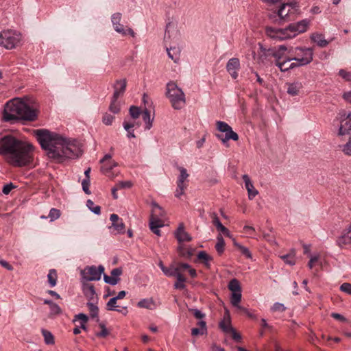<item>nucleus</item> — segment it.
I'll list each match as a JSON object with an SVG mask.
<instances>
[{"instance_id":"nucleus-15","label":"nucleus","mask_w":351,"mask_h":351,"mask_svg":"<svg viewBox=\"0 0 351 351\" xmlns=\"http://www.w3.org/2000/svg\"><path fill=\"white\" fill-rule=\"evenodd\" d=\"M309 21L307 19L302 20L295 23L290 24V29L292 31L293 35L295 37L298 34L305 32L307 30Z\"/></svg>"},{"instance_id":"nucleus-7","label":"nucleus","mask_w":351,"mask_h":351,"mask_svg":"<svg viewBox=\"0 0 351 351\" xmlns=\"http://www.w3.org/2000/svg\"><path fill=\"white\" fill-rule=\"evenodd\" d=\"M21 39V34L13 31H3L0 33V45L7 49L18 46Z\"/></svg>"},{"instance_id":"nucleus-57","label":"nucleus","mask_w":351,"mask_h":351,"mask_svg":"<svg viewBox=\"0 0 351 351\" xmlns=\"http://www.w3.org/2000/svg\"><path fill=\"white\" fill-rule=\"evenodd\" d=\"M61 308L56 303H54L51 307H50V314L51 315H56L61 313Z\"/></svg>"},{"instance_id":"nucleus-64","label":"nucleus","mask_w":351,"mask_h":351,"mask_svg":"<svg viewBox=\"0 0 351 351\" xmlns=\"http://www.w3.org/2000/svg\"><path fill=\"white\" fill-rule=\"evenodd\" d=\"M16 186L12 184V183H9V184H5L3 187V189H2V192L5 194V195H8L10 193V191H12V189H14Z\"/></svg>"},{"instance_id":"nucleus-17","label":"nucleus","mask_w":351,"mask_h":351,"mask_svg":"<svg viewBox=\"0 0 351 351\" xmlns=\"http://www.w3.org/2000/svg\"><path fill=\"white\" fill-rule=\"evenodd\" d=\"M261 49L263 52L265 56H271L275 58L276 59V63L280 62L282 60H285L287 58L289 55H285V53L281 52L279 50H274L269 49L268 50H266L263 48V47L261 46Z\"/></svg>"},{"instance_id":"nucleus-20","label":"nucleus","mask_w":351,"mask_h":351,"mask_svg":"<svg viewBox=\"0 0 351 351\" xmlns=\"http://www.w3.org/2000/svg\"><path fill=\"white\" fill-rule=\"evenodd\" d=\"M176 237L178 242L191 241L192 237L184 230V226L182 223H180L176 232Z\"/></svg>"},{"instance_id":"nucleus-60","label":"nucleus","mask_w":351,"mask_h":351,"mask_svg":"<svg viewBox=\"0 0 351 351\" xmlns=\"http://www.w3.org/2000/svg\"><path fill=\"white\" fill-rule=\"evenodd\" d=\"M189 311L192 312L194 317L197 319H202L205 317V314L197 308H189Z\"/></svg>"},{"instance_id":"nucleus-27","label":"nucleus","mask_w":351,"mask_h":351,"mask_svg":"<svg viewBox=\"0 0 351 351\" xmlns=\"http://www.w3.org/2000/svg\"><path fill=\"white\" fill-rule=\"evenodd\" d=\"M287 5V4H282L280 6V9L278 10V12L277 13H276V12L274 13V16L275 17H278L279 25H282L284 23V21H285L286 17L289 14V10L286 11Z\"/></svg>"},{"instance_id":"nucleus-35","label":"nucleus","mask_w":351,"mask_h":351,"mask_svg":"<svg viewBox=\"0 0 351 351\" xmlns=\"http://www.w3.org/2000/svg\"><path fill=\"white\" fill-rule=\"evenodd\" d=\"M47 278L50 287H55L56 285L58 278L56 270L54 269H50L47 275Z\"/></svg>"},{"instance_id":"nucleus-30","label":"nucleus","mask_w":351,"mask_h":351,"mask_svg":"<svg viewBox=\"0 0 351 351\" xmlns=\"http://www.w3.org/2000/svg\"><path fill=\"white\" fill-rule=\"evenodd\" d=\"M197 258L202 261L206 267H210V261L213 260V258L205 251L199 252L197 254Z\"/></svg>"},{"instance_id":"nucleus-33","label":"nucleus","mask_w":351,"mask_h":351,"mask_svg":"<svg viewBox=\"0 0 351 351\" xmlns=\"http://www.w3.org/2000/svg\"><path fill=\"white\" fill-rule=\"evenodd\" d=\"M162 272L165 276L169 277H176L178 274H181L178 271V268H176V265L173 264L171 265L169 267H166Z\"/></svg>"},{"instance_id":"nucleus-41","label":"nucleus","mask_w":351,"mask_h":351,"mask_svg":"<svg viewBox=\"0 0 351 351\" xmlns=\"http://www.w3.org/2000/svg\"><path fill=\"white\" fill-rule=\"evenodd\" d=\"M87 306L88 308V310L90 311V315L92 317H96L97 322H99V319L98 318V311L99 308L96 304H95L92 302H88L87 303Z\"/></svg>"},{"instance_id":"nucleus-50","label":"nucleus","mask_w":351,"mask_h":351,"mask_svg":"<svg viewBox=\"0 0 351 351\" xmlns=\"http://www.w3.org/2000/svg\"><path fill=\"white\" fill-rule=\"evenodd\" d=\"M130 116L134 119H136L137 118L139 117L140 114L142 113L140 108L135 106H132L130 108Z\"/></svg>"},{"instance_id":"nucleus-44","label":"nucleus","mask_w":351,"mask_h":351,"mask_svg":"<svg viewBox=\"0 0 351 351\" xmlns=\"http://www.w3.org/2000/svg\"><path fill=\"white\" fill-rule=\"evenodd\" d=\"M112 97L111 102L109 106V110L114 114H117L120 111V103Z\"/></svg>"},{"instance_id":"nucleus-31","label":"nucleus","mask_w":351,"mask_h":351,"mask_svg":"<svg viewBox=\"0 0 351 351\" xmlns=\"http://www.w3.org/2000/svg\"><path fill=\"white\" fill-rule=\"evenodd\" d=\"M117 166V162L114 161H108L103 163L101 166V171L103 173L106 174L108 176H110V171L113 169L114 167Z\"/></svg>"},{"instance_id":"nucleus-23","label":"nucleus","mask_w":351,"mask_h":351,"mask_svg":"<svg viewBox=\"0 0 351 351\" xmlns=\"http://www.w3.org/2000/svg\"><path fill=\"white\" fill-rule=\"evenodd\" d=\"M350 132H351V113L348 114L342 121L339 130V135H344Z\"/></svg>"},{"instance_id":"nucleus-40","label":"nucleus","mask_w":351,"mask_h":351,"mask_svg":"<svg viewBox=\"0 0 351 351\" xmlns=\"http://www.w3.org/2000/svg\"><path fill=\"white\" fill-rule=\"evenodd\" d=\"M234 245L237 247L241 251V254L243 256H245L247 258H252V253L250 252V250L247 247L238 243L235 241H234Z\"/></svg>"},{"instance_id":"nucleus-56","label":"nucleus","mask_w":351,"mask_h":351,"mask_svg":"<svg viewBox=\"0 0 351 351\" xmlns=\"http://www.w3.org/2000/svg\"><path fill=\"white\" fill-rule=\"evenodd\" d=\"M286 310V307L283 304L276 302L271 307L272 311L284 312Z\"/></svg>"},{"instance_id":"nucleus-18","label":"nucleus","mask_w":351,"mask_h":351,"mask_svg":"<svg viewBox=\"0 0 351 351\" xmlns=\"http://www.w3.org/2000/svg\"><path fill=\"white\" fill-rule=\"evenodd\" d=\"M287 92L291 96L298 95L303 88L302 83L295 81L292 83H287Z\"/></svg>"},{"instance_id":"nucleus-42","label":"nucleus","mask_w":351,"mask_h":351,"mask_svg":"<svg viewBox=\"0 0 351 351\" xmlns=\"http://www.w3.org/2000/svg\"><path fill=\"white\" fill-rule=\"evenodd\" d=\"M41 332L46 344L52 345L54 343V337L51 332L45 329H42Z\"/></svg>"},{"instance_id":"nucleus-59","label":"nucleus","mask_w":351,"mask_h":351,"mask_svg":"<svg viewBox=\"0 0 351 351\" xmlns=\"http://www.w3.org/2000/svg\"><path fill=\"white\" fill-rule=\"evenodd\" d=\"M165 215V212L163 208L160 206V209H158V211L152 213L150 218H158L164 217Z\"/></svg>"},{"instance_id":"nucleus-12","label":"nucleus","mask_w":351,"mask_h":351,"mask_svg":"<svg viewBox=\"0 0 351 351\" xmlns=\"http://www.w3.org/2000/svg\"><path fill=\"white\" fill-rule=\"evenodd\" d=\"M110 220L112 221L111 226H109L108 228H113L114 231H116L117 234H124L125 231V224L118 215L112 214L110 217Z\"/></svg>"},{"instance_id":"nucleus-32","label":"nucleus","mask_w":351,"mask_h":351,"mask_svg":"<svg viewBox=\"0 0 351 351\" xmlns=\"http://www.w3.org/2000/svg\"><path fill=\"white\" fill-rule=\"evenodd\" d=\"M137 306L139 308L153 309V306H154V302L152 298L143 299L138 302Z\"/></svg>"},{"instance_id":"nucleus-47","label":"nucleus","mask_w":351,"mask_h":351,"mask_svg":"<svg viewBox=\"0 0 351 351\" xmlns=\"http://www.w3.org/2000/svg\"><path fill=\"white\" fill-rule=\"evenodd\" d=\"M86 206L95 214L99 215L101 213V207L99 206L95 205L92 200H87Z\"/></svg>"},{"instance_id":"nucleus-26","label":"nucleus","mask_w":351,"mask_h":351,"mask_svg":"<svg viewBox=\"0 0 351 351\" xmlns=\"http://www.w3.org/2000/svg\"><path fill=\"white\" fill-rule=\"evenodd\" d=\"M211 218L213 219V225L216 226L218 231L221 232L224 235L227 237H230V231L228 230V228L223 226L216 213H212Z\"/></svg>"},{"instance_id":"nucleus-1","label":"nucleus","mask_w":351,"mask_h":351,"mask_svg":"<svg viewBox=\"0 0 351 351\" xmlns=\"http://www.w3.org/2000/svg\"><path fill=\"white\" fill-rule=\"evenodd\" d=\"M34 134L47 156L53 161L61 163L66 158L78 157L75 144L60 135L46 129L36 130Z\"/></svg>"},{"instance_id":"nucleus-51","label":"nucleus","mask_w":351,"mask_h":351,"mask_svg":"<svg viewBox=\"0 0 351 351\" xmlns=\"http://www.w3.org/2000/svg\"><path fill=\"white\" fill-rule=\"evenodd\" d=\"M341 150L346 155L351 156V136L348 141L343 145Z\"/></svg>"},{"instance_id":"nucleus-14","label":"nucleus","mask_w":351,"mask_h":351,"mask_svg":"<svg viewBox=\"0 0 351 351\" xmlns=\"http://www.w3.org/2000/svg\"><path fill=\"white\" fill-rule=\"evenodd\" d=\"M127 86V81L125 79L117 80H116L114 84L113 85L114 93L112 97H114V99H118V98L122 96Z\"/></svg>"},{"instance_id":"nucleus-36","label":"nucleus","mask_w":351,"mask_h":351,"mask_svg":"<svg viewBox=\"0 0 351 351\" xmlns=\"http://www.w3.org/2000/svg\"><path fill=\"white\" fill-rule=\"evenodd\" d=\"M167 51L168 56L175 62H177L179 60L180 49L177 47H171L170 49L167 48Z\"/></svg>"},{"instance_id":"nucleus-6","label":"nucleus","mask_w":351,"mask_h":351,"mask_svg":"<svg viewBox=\"0 0 351 351\" xmlns=\"http://www.w3.org/2000/svg\"><path fill=\"white\" fill-rule=\"evenodd\" d=\"M217 128L221 132L225 133V135L221 134H216L215 136L221 141L226 146L228 147V141L232 139L233 141L239 140V135L232 130V128L226 122L218 121L216 122Z\"/></svg>"},{"instance_id":"nucleus-34","label":"nucleus","mask_w":351,"mask_h":351,"mask_svg":"<svg viewBox=\"0 0 351 351\" xmlns=\"http://www.w3.org/2000/svg\"><path fill=\"white\" fill-rule=\"evenodd\" d=\"M142 117H143V121L145 122V124H146L145 129L149 130L152 127V122H153V119H151L149 111L147 109L144 110L142 112Z\"/></svg>"},{"instance_id":"nucleus-55","label":"nucleus","mask_w":351,"mask_h":351,"mask_svg":"<svg viewBox=\"0 0 351 351\" xmlns=\"http://www.w3.org/2000/svg\"><path fill=\"white\" fill-rule=\"evenodd\" d=\"M115 186L120 190L121 189H129L132 186V184L130 181H121L117 183Z\"/></svg>"},{"instance_id":"nucleus-25","label":"nucleus","mask_w":351,"mask_h":351,"mask_svg":"<svg viewBox=\"0 0 351 351\" xmlns=\"http://www.w3.org/2000/svg\"><path fill=\"white\" fill-rule=\"evenodd\" d=\"M337 243L341 247L343 245L351 244V226L342 232L337 239Z\"/></svg>"},{"instance_id":"nucleus-13","label":"nucleus","mask_w":351,"mask_h":351,"mask_svg":"<svg viewBox=\"0 0 351 351\" xmlns=\"http://www.w3.org/2000/svg\"><path fill=\"white\" fill-rule=\"evenodd\" d=\"M240 69V62L237 58H230L227 64L226 69L233 79L238 77L237 71Z\"/></svg>"},{"instance_id":"nucleus-10","label":"nucleus","mask_w":351,"mask_h":351,"mask_svg":"<svg viewBox=\"0 0 351 351\" xmlns=\"http://www.w3.org/2000/svg\"><path fill=\"white\" fill-rule=\"evenodd\" d=\"M121 20V14L119 12L114 13L112 15L111 21L113 25L114 30L121 34L123 36H125L128 34L134 37L135 33L131 28L125 29L123 25L120 23Z\"/></svg>"},{"instance_id":"nucleus-43","label":"nucleus","mask_w":351,"mask_h":351,"mask_svg":"<svg viewBox=\"0 0 351 351\" xmlns=\"http://www.w3.org/2000/svg\"><path fill=\"white\" fill-rule=\"evenodd\" d=\"M295 252L293 250L292 253H289L285 255H282L280 258L285 261V263L289 265H294L295 264V260L294 258Z\"/></svg>"},{"instance_id":"nucleus-21","label":"nucleus","mask_w":351,"mask_h":351,"mask_svg":"<svg viewBox=\"0 0 351 351\" xmlns=\"http://www.w3.org/2000/svg\"><path fill=\"white\" fill-rule=\"evenodd\" d=\"M291 60H293V59H291V56L289 55L286 59L282 60L280 62L276 63V65L281 71L285 72L291 69L298 66L295 62L291 63Z\"/></svg>"},{"instance_id":"nucleus-19","label":"nucleus","mask_w":351,"mask_h":351,"mask_svg":"<svg viewBox=\"0 0 351 351\" xmlns=\"http://www.w3.org/2000/svg\"><path fill=\"white\" fill-rule=\"evenodd\" d=\"M242 178L245 182V186L248 193L249 199H254L256 197V195L258 193V191L254 188L252 182L250 179V177L247 175L244 174Z\"/></svg>"},{"instance_id":"nucleus-37","label":"nucleus","mask_w":351,"mask_h":351,"mask_svg":"<svg viewBox=\"0 0 351 351\" xmlns=\"http://www.w3.org/2000/svg\"><path fill=\"white\" fill-rule=\"evenodd\" d=\"M228 289L232 291V293L241 292L240 283L236 278H233L229 282Z\"/></svg>"},{"instance_id":"nucleus-39","label":"nucleus","mask_w":351,"mask_h":351,"mask_svg":"<svg viewBox=\"0 0 351 351\" xmlns=\"http://www.w3.org/2000/svg\"><path fill=\"white\" fill-rule=\"evenodd\" d=\"M217 243L215 245V249L217 253L221 255L224 252L225 241L221 234H219L217 237Z\"/></svg>"},{"instance_id":"nucleus-4","label":"nucleus","mask_w":351,"mask_h":351,"mask_svg":"<svg viewBox=\"0 0 351 351\" xmlns=\"http://www.w3.org/2000/svg\"><path fill=\"white\" fill-rule=\"evenodd\" d=\"M166 96L170 100L171 106L175 110H180L184 106L185 95L175 82H169L167 84Z\"/></svg>"},{"instance_id":"nucleus-61","label":"nucleus","mask_w":351,"mask_h":351,"mask_svg":"<svg viewBox=\"0 0 351 351\" xmlns=\"http://www.w3.org/2000/svg\"><path fill=\"white\" fill-rule=\"evenodd\" d=\"M339 75L343 79H345L346 81H350L351 80V73L348 72L344 69H341L339 71Z\"/></svg>"},{"instance_id":"nucleus-2","label":"nucleus","mask_w":351,"mask_h":351,"mask_svg":"<svg viewBox=\"0 0 351 351\" xmlns=\"http://www.w3.org/2000/svg\"><path fill=\"white\" fill-rule=\"evenodd\" d=\"M34 147L12 135L0 138V154L6 156L8 162L15 167L29 165L33 158Z\"/></svg>"},{"instance_id":"nucleus-11","label":"nucleus","mask_w":351,"mask_h":351,"mask_svg":"<svg viewBox=\"0 0 351 351\" xmlns=\"http://www.w3.org/2000/svg\"><path fill=\"white\" fill-rule=\"evenodd\" d=\"M178 169L180 171V176L178 178L177 181V189L175 192V196L176 197H180V195H183L184 193V190L187 187V178L189 175L187 173L186 169L182 167H179Z\"/></svg>"},{"instance_id":"nucleus-46","label":"nucleus","mask_w":351,"mask_h":351,"mask_svg":"<svg viewBox=\"0 0 351 351\" xmlns=\"http://www.w3.org/2000/svg\"><path fill=\"white\" fill-rule=\"evenodd\" d=\"M241 292L232 293L230 302L232 306L234 307L239 306V303L241 300Z\"/></svg>"},{"instance_id":"nucleus-48","label":"nucleus","mask_w":351,"mask_h":351,"mask_svg":"<svg viewBox=\"0 0 351 351\" xmlns=\"http://www.w3.org/2000/svg\"><path fill=\"white\" fill-rule=\"evenodd\" d=\"M120 278H115L112 276H108L106 274H104V280L106 283L109 284L110 285H116L119 281Z\"/></svg>"},{"instance_id":"nucleus-53","label":"nucleus","mask_w":351,"mask_h":351,"mask_svg":"<svg viewBox=\"0 0 351 351\" xmlns=\"http://www.w3.org/2000/svg\"><path fill=\"white\" fill-rule=\"evenodd\" d=\"M99 327L101 328V330L99 332H97L96 335L98 337H106L109 335V332L107 330V328L105 326V324L104 323L99 324Z\"/></svg>"},{"instance_id":"nucleus-28","label":"nucleus","mask_w":351,"mask_h":351,"mask_svg":"<svg viewBox=\"0 0 351 351\" xmlns=\"http://www.w3.org/2000/svg\"><path fill=\"white\" fill-rule=\"evenodd\" d=\"M311 38L320 47H325L328 44V41L325 40L324 36L320 34H313Z\"/></svg>"},{"instance_id":"nucleus-22","label":"nucleus","mask_w":351,"mask_h":351,"mask_svg":"<svg viewBox=\"0 0 351 351\" xmlns=\"http://www.w3.org/2000/svg\"><path fill=\"white\" fill-rule=\"evenodd\" d=\"M117 299L116 297H113L109 300V301L106 304V309L108 311H115L119 313H121L123 315H126L128 313L127 307H121L119 308V306H117Z\"/></svg>"},{"instance_id":"nucleus-54","label":"nucleus","mask_w":351,"mask_h":351,"mask_svg":"<svg viewBox=\"0 0 351 351\" xmlns=\"http://www.w3.org/2000/svg\"><path fill=\"white\" fill-rule=\"evenodd\" d=\"M114 119V116L105 113L103 116V123L106 125H110L112 123Z\"/></svg>"},{"instance_id":"nucleus-9","label":"nucleus","mask_w":351,"mask_h":351,"mask_svg":"<svg viewBox=\"0 0 351 351\" xmlns=\"http://www.w3.org/2000/svg\"><path fill=\"white\" fill-rule=\"evenodd\" d=\"M265 32L270 38L278 40H285L294 37L290 29V25L284 29L267 27L265 28Z\"/></svg>"},{"instance_id":"nucleus-8","label":"nucleus","mask_w":351,"mask_h":351,"mask_svg":"<svg viewBox=\"0 0 351 351\" xmlns=\"http://www.w3.org/2000/svg\"><path fill=\"white\" fill-rule=\"evenodd\" d=\"M104 271L103 265L96 266H87L81 271V276L82 280L87 282L88 281L99 280L101 279V274Z\"/></svg>"},{"instance_id":"nucleus-45","label":"nucleus","mask_w":351,"mask_h":351,"mask_svg":"<svg viewBox=\"0 0 351 351\" xmlns=\"http://www.w3.org/2000/svg\"><path fill=\"white\" fill-rule=\"evenodd\" d=\"M123 128L124 129L127 131L128 134H127V136L128 138H135V135H134V130H132V129L134 127V123H128L127 121H124L123 123Z\"/></svg>"},{"instance_id":"nucleus-3","label":"nucleus","mask_w":351,"mask_h":351,"mask_svg":"<svg viewBox=\"0 0 351 351\" xmlns=\"http://www.w3.org/2000/svg\"><path fill=\"white\" fill-rule=\"evenodd\" d=\"M5 121L19 119L34 121L38 117L36 104L28 98H15L6 103L3 114Z\"/></svg>"},{"instance_id":"nucleus-62","label":"nucleus","mask_w":351,"mask_h":351,"mask_svg":"<svg viewBox=\"0 0 351 351\" xmlns=\"http://www.w3.org/2000/svg\"><path fill=\"white\" fill-rule=\"evenodd\" d=\"M340 290L349 295H351V284L347 282L342 284L340 287Z\"/></svg>"},{"instance_id":"nucleus-52","label":"nucleus","mask_w":351,"mask_h":351,"mask_svg":"<svg viewBox=\"0 0 351 351\" xmlns=\"http://www.w3.org/2000/svg\"><path fill=\"white\" fill-rule=\"evenodd\" d=\"M178 252L180 255L183 257L189 258L192 255V252L190 250L185 249L182 245L179 246Z\"/></svg>"},{"instance_id":"nucleus-29","label":"nucleus","mask_w":351,"mask_h":351,"mask_svg":"<svg viewBox=\"0 0 351 351\" xmlns=\"http://www.w3.org/2000/svg\"><path fill=\"white\" fill-rule=\"evenodd\" d=\"M219 326L225 332H229L233 328L230 324V317L228 311L224 317V320L220 322Z\"/></svg>"},{"instance_id":"nucleus-5","label":"nucleus","mask_w":351,"mask_h":351,"mask_svg":"<svg viewBox=\"0 0 351 351\" xmlns=\"http://www.w3.org/2000/svg\"><path fill=\"white\" fill-rule=\"evenodd\" d=\"M291 59L296 61V64L304 66L309 64L313 60V49L311 48L296 47L291 49L288 51Z\"/></svg>"},{"instance_id":"nucleus-38","label":"nucleus","mask_w":351,"mask_h":351,"mask_svg":"<svg viewBox=\"0 0 351 351\" xmlns=\"http://www.w3.org/2000/svg\"><path fill=\"white\" fill-rule=\"evenodd\" d=\"M177 281L174 284V288L176 289H184L185 288L184 282L186 281V278L182 274H178L176 276Z\"/></svg>"},{"instance_id":"nucleus-58","label":"nucleus","mask_w":351,"mask_h":351,"mask_svg":"<svg viewBox=\"0 0 351 351\" xmlns=\"http://www.w3.org/2000/svg\"><path fill=\"white\" fill-rule=\"evenodd\" d=\"M82 189L86 194H90V191L89 190L90 186V180L84 179L82 182Z\"/></svg>"},{"instance_id":"nucleus-24","label":"nucleus","mask_w":351,"mask_h":351,"mask_svg":"<svg viewBox=\"0 0 351 351\" xmlns=\"http://www.w3.org/2000/svg\"><path fill=\"white\" fill-rule=\"evenodd\" d=\"M164 226V221L161 219L158 218H150L149 220V228L150 230L156 235L160 236V231L159 228Z\"/></svg>"},{"instance_id":"nucleus-49","label":"nucleus","mask_w":351,"mask_h":351,"mask_svg":"<svg viewBox=\"0 0 351 351\" xmlns=\"http://www.w3.org/2000/svg\"><path fill=\"white\" fill-rule=\"evenodd\" d=\"M60 210L53 208L50 210L48 217L50 219L51 221H53L60 217Z\"/></svg>"},{"instance_id":"nucleus-16","label":"nucleus","mask_w":351,"mask_h":351,"mask_svg":"<svg viewBox=\"0 0 351 351\" xmlns=\"http://www.w3.org/2000/svg\"><path fill=\"white\" fill-rule=\"evenodd\" d=\"M82 291L85 297L89 302L97 300V295L93 285L83 282Z\"/></svg>"},{"instance_id":"nucleus-63","label":"nucleus","mask_w":351,"mask_h":351,"mask_svg":"<svg viewBox=\"0 0 351 351\" xmlns=\"http://www.w3.org/2000/svg\"><path fill=\"white\" fill-rule=\"evenodd\" d=\"M176 268H178V271L182 274V271L185 269H189L191 268V266L188 263H178L176 265Z\"/></svg>"}]
</instances>
